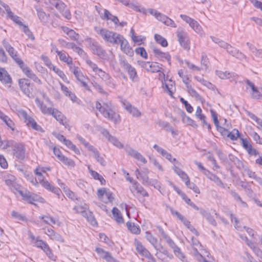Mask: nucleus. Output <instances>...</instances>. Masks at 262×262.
Wrapping results in <instances>:
<instances>
[{"instance_id":"nucleus-49","label":"nucleus","mask_w":262,"mask_h":262,"mask_svg":"<svg viewBox=\"0 0 262 262\" xmlns=\"http://www.w3.org/2000/svg\"><path fill=\"white\" fill-rule=\"evenodd\" d=\"M59 160L69 167H74L75 165V162L73 160L69 159L64 156L61 157H60V159Z\"/></svg>"},{"instance_id":"nucleus-39","label":"nucleus","mask_w":262,"mask_h":262,"mask_svg":"<svg viewBox=\"0 0 262 262\" xmlns=\"http://www.w3.org/2000/svg\"><path fill=\"white\" fill-rule=\"evenodd\" d=\"M11 78L7 71L4 68H0V81L11 82Z\"/></svg>"},{"instance_id":"nucleus-61","label":"nucleus","mask_w":262,"mask_h":262,"mask_svg":"<svg viewBox=\"0 0 262 262\" xmlns=\"http://www.w3.org/2000/svg\"><path fill=\"white\" fill-rule=\"evenodd\" d=\"M2 120L10 127L12 130H14V123L12 120L7 116L5 115Z\"/></svg>"},{"instance_id":"nucleus-40","label":"nucleus","mask_w":262,"mask_h":262,"mask_svg":"<svg viewBox=\"0 0 262 262\" xmlns=\"http://www.w3.org/2000/svg\"><path fill=\"white\" fill-rule=\"evenodd\" d=\"M146 239L153 246L154 248H157V245L158 244V241L151 233L149 232H146L145 233Z\"/></svg>"},{"instance_id":"nucleus-52","label":"nucleus","mask_w":262,"mask_h":262,"mask_svg":"<svg viewBox=\"0 0 262 262\" xmlns=\"http://www.w3.org/2000/svg\"><path fill=\"white\" fill-rule=\"evenodd\" d=\"M155 39L157 43L160 44L162 47H165L168 45L167 41L165 38L159 34L155 35Z\"/></svg>"},{"instance_id":"nucleus-35","label":"nucleus","mask_w":262,"mask_h":262,"mask_svg":"<svg viewBox=\"0 0 262 262\" xmlns=\"http://www.w3.org/2000/svg\"><path fill=\"white\" fill-rule=\"evenodd\" d=\"M57 55L59 56L60 60L66 64L69 63V62L73 59L72 58L64 51H61Z\"/></svg>"},{"instance_id":"nucleus-53","label":"nucleus","mask_w":262,"mask_h":262,"mask_svg":"<svg viewBox=\"0 0 262 262\" xmlns=\"http://www.w3.org/2000/svg\"><path fill=\"white\" fill-rule=\"evenodd\" d=\"M26 124L28 126H31L33 129L36 130L41 131L42 130L41 127L38 125L35 121L32 118L29 119V121Z\"/></svg>"},{"instance_id":"nucleus-20","label":"nucleus","mask_w":262,"mask_h":262,"mask_svg":"<svg viewBox=\"0 0 262 262\" xmlns=\"http://www.w3.org/2000/svg\"><path fill=\"white\" fill-rule=\"evenodd\" d=\"M23 92L29 97H33L34 86L31 83H19Z\"/></svg>"},{"instance_id":"nucleus-57","label":"nucleus","mask_w":262,"mask_h":262,"mask_svg":"<svg viewBox=\"0 0 262 262\" xmlns=\"http://www.w3.org/2000/svg\"><path fill=\"white\" fill-rule=\"evenodd\" d=\"M84 217L86 218L88 221L93 226H95L97 224V221L92 213L91 211L89 210L88 211V214H86V216H84Z\"/></svg>"},{"instance_id":"nucleus-60","label":"nucleus","mask_w":262,"mask_h":262,"mask_svg":"<svg viewBox=\"0 0 262 262\" xmlns=\"http://www.w3.org/2000/svg\"><path fill=\"white\" fill-rule=\"evenodd\" d=\"M186 185L190 189H192L194 192L199 194L200 193V190L197 186L190 182L189 180H187V181H185Z\"/></svg>"},{"instance_id":"nucleus-43","label":"nucleus","mask_w":262,"mask_h":262,"mask_svg":"<svg viewBox=\"0 0 262 262\" xmlns=\"http://www.w3.org/2000/svg\"><path fill=\"white\" fill-rule=\"evenodd\" d=\"M74 210H75L77 213H81L83 216H86L88 214V206L86 205H84V206H80L78 205L75 206L74 208Z\"/></svg>"},{"instance_id":"nucleus-62","label":"nucleus","mask_w":262,"mask_h":262,"mask_svg":"<svg viewBox=\"0 0 262 262\" xmlns=\"http://www.w3.org/2000/svg\"><path fill=\"white\" fill-rule=\"evenodd\" d=\"M54 71L59 77H60L62 80H64L66 78V76L64 73L56 66H53L51 69Z\"/></svg>"},{"instance_id":"nucleus-36","label":"nucleus","mask_w":262,"mask_h":262,"mask_svg":"<svg viewBox=\"0 0 262 262\" xmlns=\"http://www.w3.org/2000/svg\"><path fill=\"white\" fill-rule=\"evenodd\" d=\"M104 18L107 20H110L115 25H118L119 20L118 17L112 15L108 10L105 9L104 11Z\"/></svg>"},{"instance_id":"nucleus-23","label":"nucleus","mask_w":262,"mask_h":262,"mask_svg":"<svg viewBox=\"0 0 262 262\" xmlns=\"http://www.w3.org/2000/svg\"><path fill=\"white\" fill-rule=\"evenodd\" d=\"M14 61L17 63V64L22 69L23 72L30 78L35 80V75L32 73L30 69L24 63L23 61L18 57L15 59Z\"/></svg>"},{"instance_id":"nucleus-10","label":"nucleus","mask_w":262,"mask_h":262,"mask_svg":"<svg viewBox=\"0 0 262 262\" xmlns=\"http://www.w3.org/2000/svg\"><path fill=\"white\" fill-rule=\"evenodd\" d=\"M97 196L100 201L104 202L105 203L112 202L114 200V197L112 192L105 188H102L98 190Z\"/></svg>"},{"instance_id":"nucleus-34","label":"nucleus","mask_w":262,"mask_h":262,"mask_svg":"<svg viewBox=\"0 0 262 262\" xmlns=\"http://www.w3.org/2000/svg\"><path fill=\"white\" fill-rule=\"evenodd\" d=\"M112 214L115 221L118 223H123L124 220L120 210L116 207H114L112 209Z\"/></svg>"},{"instance_id":"nucleus-44","label":"nucleus","mask_w":262,"mask_h":262,"mask_svg":"<svg viewBox=\"0 0 262 262\" xmlns=\"http://www.w3.org/2000/svg\"><path fill=\"white\" fill-rule=\"evenodd\" d=\"M3 46L11 57L13 56L15 54L17 53V52L5 40L3 41Z\"/></svg>"},{"instance_id":"nucleus-15","label":"nucleus","mask_w":262,"mask_h":262,"mask_svg":"<svg viewBox=\"0 0 262 262\" xmlns=\"http://www.w3.org/2000/svg\"><path fill=\"white\" fill-rule=\"evenodd\" d=\"M120 101L124 107L133 117H139L141 115V112L136 107L132 106L130 103L125 99L121 98Z\"/></svg>"},{"instance_id":"nucleus-48","label":"nucleus","mask_w":262,"mask_h":262,"mask_svg":"<svg viewBox=\"0 0 262 262\" xmlns=\"http://www.w3.org/2000/svg\"><path fill=\"white\" fill-rule=\"evenodd\" d=\"M17 114L20 118L24 119L25 122L26 123L28 122L29 119L31 118L28 115L25 111L22 109L17 110Z\"/></svg>"},{"instance_id":"nucleus-31","label":"nucleus","mask_w":262,"mask_h":262,"mask_svg":"<svg viewBox=\"0 0 262 262\" xmlns=\"http://www.w3.org/2000/svg\"><path fill=\"white\" fill-rule=\"evenodd\" d=\"M62 31L65 33L72 40H77L79 38V34L76 33L73 30L67 27L62 26L61 27Z\"/></svg>"},{"instance_id":"nucleus-1","label":"nucleus","mask_w":262,"mask_h":262,"mask_svg":"<svg viewBox=\"0 0 262 262\" xmlns=\"http://www.w3.org/2000/svg\"><path fill=\"white\" fill-rule=\"evenodd\" d=\"M96 107L105 118L114 123L118 124L120 122V117L119 114L114 111L111 102H104L101 104L97 101L96 104Z\"/></svg>"},{"instance_id":"nucleus-63","label":"nucleus","mask_w":262,"mask_h":262,"mask_svg":"<svg viewBox=\"0 0 262 262\" xmlns=\"http://www.w3.org/2000/svg\"><path fill=\"white\" fill-rule=\"evenodd\" d=\"M108 141L111 142L114 145L119 148H123L124 147L123 144L114 136L111 137V139L108 140Z\"/></svg>"},{"instance_id":"nucleus-12","label":"nucleus","mask_w":262,"mask_h":262,"mask_svg":"<svg viewBox=\"0 0 262 262\" xmlns=\"http://www.w3.org/2000/svg\"><path fill=\"white\" fill-rule=\"evenodd\" d=\"M140 66L148 72L155 73L160 71V64L156 62L139 61Z\"/></svg>"},{"instance_id":"nucleus-45","label":"nucleus","mask_w":262,"mask_h":262,"mask_svg":"<svg viewBox=\"0 0 262 262\" xmlns=\"http://www.w3.org/2000/svg\"><path fill=\"white\" fill-rule=\"evenodd\" d=\"M50 3L55 7L60 12H63L66 8L65 4L60 0H56L54 2H50Z\"/></svg>"},{"instance_id":"nucleus-21","label":"nucleus","mask_w":262,"mask_h":262,"mask_svg":"<svg viewBox=\"0 0 262 262\" xmlns=\"http://www.w3.org/2000/svg\"><path fill=\"white\" fill-rule=\"evenodd\" d=\"M241 141L242 145L249 155L256 156L258 154V151L256 149L253 148L252 145L247 139L241 138Z\"/></svg>"},{"instance_id":"nucleus-58","label":"nucleus","mask_w":262,"mask_h":262,"mask_svg":"<svg viewBox=\"0 0 262 262\" xmlns=\"http://www.w3.org/2000/svg\"><path fill=\"white\" fill-rule=\"evenodd\" d=\"M240 133L239 131L236 129H234L232 132H229L228 134L227 137L229 138L231 140H236L239 137Z\"/></svg>"},{"instance_id":"nucleus-6","label":"nucleus","mask_w":262,"mask_h":262,"mask_svg":"<svg viewBox=\"0 0 262 262\" xmlns=\"http://www.w3.org/2000/svg\"><path fill=\"white\" fill-rule=\"evenodd\" d=\"M85 62L95 74L99 76L102 80L107 81L110 79L111 77L110 75L102 69L99 68L97 65L89 58H86L85 59Z\"/></svg>"},{"instance_id":"nucleus-13","label":"nucleus","mask_w":262,"mask_h":262,"mask_svg":"<svg viewBox=\"0 0 262 262\" xmlns=\"http://www.w3.org/2000/svg\"><path fill=\"white\" fill-rule=\"evenodd\" d=\"M5 184L9 187L11 190L14 193L19 190V186L16 183L15 177L11 174H7L4 177Z\"/></svg>"},{"instance_id":"nucleus-59","label":"nucleus","mask_w":262,"mask_h":262,"mask_svg":"<svg viewBox=\"0 0 262 262\" xmlns=\"http://www.w3.org/2000/svg\"><path fill=\"white\" fill-rule=\"evenodd\" d=\"M183 199L185 201V202L189 205H190L193 209L198 210H199V208L196 206L193 202L191 201V200L189 199L185 193H182L181 194Z\"/></svg>"},{"instance_id":"nucleus-8","label":"nucleus","mask_w":262,"mask_h":262,"mask_svg":"<svg viewBox=\"0 0 262 262\" xmlns=\"http://www.w3.org/2000/svg\"><path fill=\"white\" fill-rule=\"evenodd\" d=\"M180 17L186 23L188 24L190 27L196 33L201 35H202L203 33V29L197 21L190 17L189 16L184 14H181Z\"/></svg>"},{"instance_id":"nucleus-11","label":"nucleus","mask_w":262,"mask_h":262,"mask_svg":"<svg viewBox=\"0 0 262 262\" xmlns=\"http://www.w3.org/2000/svg\"><path fill=\"white\" fill-rule=\"evenodd\" d=\"M38 180L39 181V183L41 184V185L45 188L56 194L59 198H60V196L61 194V191L59 188L54 186L49 181H48L46 180H45L44 177L43 176L42 177H38Z\"/></svg>"},{"instance_id":"nucleus-28","label":"nucleus","mask_w":262,"mask_h":262,"mask_svg":"<svg viewBox=\"0 0 262 262\" xmlns=\"http://www.w3.org/2000/svg\"><path fill=\"white\" fill-rule=\"evenodd\" d=\"M227 51L229 54L239 60H242L246 58V56L244 54L230 45L228 47Z\"/></svg>"},{"instance_id":"nucleus-33","label":"nucleus","mask_w":262,"mask_h":262,"mask_svg":"<svg viewBox=\"0 0 262 262\" xmlns=\"http://www.w3.org/2000/svg\"><path fill=\"white\" fill-rule=\"evenodd\" d=\"M206 176L211 181H213L217 186L223 188L225 187V185L222 182L220 178L216 175L209 171V173H208Z\"/></svg>"},{"instance_id":"nucleus-5","label":"nucleus","mask_w":262,"mask_h":262,"mask_svg":"<svg viewBox=\"0 0 262 262\" xmlns=\"http://www.w3.org/2000/svg\"><path fill=\"white\" fill-rule=\"evenodd\" d=\"M77 138L78 140L83 144V145L88 148V149L93 153V157L96 160V161L100 163V164L103 166L106 165V161L104 158L101 156L98 150L95 148L93 146L90 144L87 141H85L82 137L78 136Z\"/></svg>"},{"instance_id":"nucleus-55","label":"nucleus","mask_w":262,"mask_h":262,"mask_svg":"<svg viewBox=\"0 0 262 262\" xmlns=\"http://www.w3.org/2000/svg\"><path fill=\"white\" fill-rule=\"evenodd\" d=\"M126 70L127 71L128 74H129L132 80L135 81V80H137L136 78L137 77V72L134 68H133L131 66L130 67H129V68H127Z\"/></svg>"},{"instance_id":"nucleus-54","label":"nucleus","mask_w":262,"mask_h":262,"mask_svg":"<svg viewBox=\"0 0 262 262\" xmlns=\"http://www.w3.org/2000/svg\"><path fill=\"white\" fill-rule=\"evenodd\" d=\"M201 63L203 68V70H207L209 66V61L208 57L205 54H202L201 56Z\"/></svg>"},{"instance_id":"nucleus-32","label":"nucleus","mask_w":262,"mask_h":262,"mask_svg":"<svg viewBox=\"0 0 262 262\" xmlns=\"http://www.w3.org/2000/svg\"><path fill=\"white\" fill-rule=\"evenodd\" d=\"M162 88L164 93H168L171 97H173V94L176 92L175 85L172 83H162Z\"/></svg>"},{"instance_id":"nucleus-29","label":"nucleus","mask_w":262,"mask_h":262,"mask_svg":"<svg viewBox=\"0 0 262 262\" xmlns=\"http://www.w3.org/2000/svg\"><path fill=\"white\" fill-rule=\"evenodd\" d=\"M247 245L252 250L255 254L262 259V250L253 243L249 241L247 237H245Z\"/></svg>"},{"instance_id":"nucleus-38","label":"nucleus","mask_w":262,"mask_h":262,"mask_svg":"<svg viewBox=\"0 0 262 262\" xmlns=\"http://www.w3.org/2000/svg\"><path fill=\"white\" fill-rule=\"evenodd\" d=\"M35 9L37 11L38 17L41 23L45 24L47 22L48 16L43 10L37 7H35Z\"/></svg>"},{"instance_id":"nucleus-50","label":"nucleus","mask_w":262,"mask_h":262,"mask_svg":"<svg viewBox=\"0 0 262 262\" xmlns=\"http://www.w3.org/2000/svg\"><path fill=\"white\" fill-rule=\"evenodd\" d=\"M39 218L42 220V222L47 225H51L52 224H55L56 221L52 217L46 215H41Z\"/></svg>"},{"instance_id":"nucleus-25","label":"nucleus","mask_w":262,"mask_h":262,"mask_svg":"<svg viewBox=\"0 0 262 262\" xmlns=\"http://www.w3.org/2000/svg\"><path fill=\"white\" fill-rule=\"evenodd\" d=\"M216 75L222 79H229L231 81L237 80L238 76L234 73L223 72L220 71H216Z\"/></svg>"},{"instance_id":"nucleus-26","label":"nucleus","mask_w":262,"mask_h":262,"mask_svg":"<svg viewBox=\"0 0 262 262\" xmlns=\"http://www.w3.org/2000/svg\"><path fill=\"white\" fill-rule=\"evenodd\" d=\"M134 244L136 250L141 256L146 257L150 253V252L144 247L143 244L137 239H135Z\"/></svg>"},{"instance_id":"nucleus-14","label":"nucleus","mask_w":262,"mask_h":262,"mask_svg":"<svg viewBox=\"0 0 262 262\" xmlns=\"http://www.w3.org/2000/svg\"><path fill=\"white\" fill-rule=\"evenodd\" d=\"M0 5L2 6L4 8L7 14V17L11 19L13 22L17 24L20 26V27L21 26H23V24L21 22L20 18L15 15L11 11V9L10 8L9 6L3 3L2 1L0 0Z\"/></svg>"},{"instance_id":"nucleus-30","label":"nucleus","mask_w":262,"mask_h":262,"mask_svg":"<svg viewBox=\"0 0 262 262\" xmlns=\"http://www.w3.org/2000/svg\"><path fill=\"white\" fill-rule=\"evenodd\" d=\"M51 115H52L61 124L65 125L66 123V118L60 112L55 108H53Z\"/></svg>"},{"instance_id":"nucleus-4","label":"nucleus","mask_w":262,"mask_h":262,"mask_svg":"<svg viewBox=\"0 0 262 262\" xmlns=\"http://www.w3.org/2000/svg\"><path fill=\"white\" fill-rule=\"evenodd\" d=\"M89 47L94 55L98 56L99 58L104 60H108L109 59V57L105 50L96 40L90 38L89 39Z\"/></svg>"},{"instance_id":"nucleus-3","label":"nucleus","mask_w":262,"mask_h":262,"mask_svg":"<svg viewBox=\"0 0 262 262\" xmlns=\"http://www.w3.org/2000/svg\"><path fill=\"white\" fill-rule=\"evenodd\" d=\"M3 149H6L8 147H11L13 150V156L18 160H24L25 158L26 150L25 146L21 143H15L12 141H4V144L1 146Z\"/></svg>"},{"instance_id":"nucleus-9","label":"nucleus","mask_w":262,"mask_h":262,"mask_svg":"<svg viewBox=\"0 0 262 262\" xmlns=\"http://www.w3.org/2000/svg\"><path fill=\"white\" fill-rule=\"evenodd\" d=\"M120 45L121 50L125 54L129 56H133L134 55V51L132 48L130 46L128 41L121 35L117 41V45Z\"/></svg>"},{"instance_id":"nucleus-64","label":"nucleus","mask_w":262,"mask_h":262,"mask_svg":"<svg viewBox=\"0 0 262 262\" xmlns=\"http://www.w3.org/2000/svg\"><path fill=\"white\" fill-rule=\"evenodd\" d=\"M135 52L137 54L140 55L144 58H147V54L144 48L139 47L136 48L135 50Z\"/></svg>"},{"instance_id":"nucleus-16","label":"nucleus","mask_w":262,"mask_h":262,"mask_svg":"<svg viewBox=\"0 0 262 262\" xmlns=\"http://www.w3.org/2000/svg\"><path fill=\"white\" fill-rule=\"evenodd\" d=\"M124 149L128 156L132 157L144 164L147 163V161L146 159L140 152L133 149L132 147L126 146L124 148Z\"/></svg>"},{"instance_id":"nucleus-24","label":"nucleus","mask_w":262,"mask_h":262,"mask_svg":"<svg viewBox=\"0 0 262 262\" xmlns=\"http://www.w3.org/2000/svg\"><path fill=\"white\" fill-rule=\"evenodd\" d=\"M153 53L155 56L161 60H166L168 63L170 64L171 56L168 52H163L160 49L154 47L152 48Z\"/></svg>"},{"instance_id":"nucleus-18","label":"nucleus","mask_w":262,"mask_h":262,"mask_svg":"<svg viewBox=\"0 0 262 262\" xmlns=\"http://www.w3.org/2000/svg\"><path fill=\"white\" fill-rule=\"evenodd\" d=\"M34 244L37 248L41 249L50 258H51L53 257V254L49 246L42 240L37 239H36Z\"/></svg>"},{"instance_id":"nucleus-2","label":"nucleus","mask_w":262,"mask_h":262,"mask_svg":"<svg viewBox=\"0 0 262 262\" xmlns=\"http://www.w3.org/2000/svg\"><path fill=\"white\" fill-rule=\"evenodd\" d=\"M94 30L105 42L113 45L117 44V41L121 36L120 34L110 31L106 28L96 27Z\"/></svg>"},{"instance_id":"nucleus-51","label":"nucleus","mask_w":262,"mask_h":262,"mask_svg":"<svg viewBox=\"0 0 262 262\" xmlns=\"http://www.w3.org/2000/svg\"><path fill=\"white\" fill-rule=\"evenodd\" d=\"M20 27L22 31L28 37V38L31 39L32 40H34L35 39L34 35L27 26L23 24V26H21Z\"/></svg>"},{"instance_id":"nucleus-42","label":"nucleus","mask_w":262,"mask_h":262,"mask_svg":"<svg viewBox=\"0 0 262 262\" xmlns=\"http://www.w3.org/2000/svg\"><path fill=\"white\" fill-rule=\"evenodd\" d=\"M133 187L138 193L140 194L143 196H148L147 191L138 182L134 183Z\"/></svg>"},{"instance_id":"nucleus-7","label":"nucleus","mask_w":262,"mask_h":262,"mask_svg":"<svg viewBox=\"0 0 262 262\" xmlns=\"http://www.w3.org/2000/svg\"><path fill=\"white\" fill-rule=\"evenodd\" d=\"M177 36L181 46L185 49L189 48V37L187 32L182 28H179L177 31Z\"/></svg>"},{"instance_id":"nucleus-19","label":"nucleus","mask_w":262,"mask_h":262,"mask_svg":"<svg viewBox=\"0 0 262 262\" xmlns=\"http://www.w3.org/2000/svg\"><path fill=\"white\" fill-rule=\"evenodd\" d=\"M17 192L23 197L24 200L30 204H33L34 202L39 201V197L37 195L32 194L29 191L23 192L19 189Z\"/></svg>"},{"instance_id":"nucleus-22","label":"nucleus","mask_w":262,"mask_h":262,"mask_svg":"<svg viewBox=\"0 0 262 262\" xmlns=\"http://www.w3.org/2000/svg\"><path fill=\"white\" fill-rule=\"evenodd\" d=\"M95 251L101 258L104 259L107 262H118L110 252L105 251L102 248H96Z\"/></svg>"},{"instance_id":"nucleus-37","label":"nucleus","mask_w":262,"mask_h":262,"mask_svg":"<svg viewBox=\"0 0 262 262\" xmlns=\"http://www.w3.org/2000/svg\"><path fill=\"white\" fill-rule=\"evenodd\" d=\"M246 44L255 56L257 58H262V49L258 50L254 45L248 42Z\"/></svg>"},{"instance_id":"nucleus-27","label":"nucleus","mask_w":262,"mask_h":262,"mask_svg":"<svg viewBox=\"0 0 262 262\" xmlns=\"http://www.w3.org/2000/svg\"><path fill=\"white\" fill-rule=\"evenodd\" d=\"M35 102L37 106L40 109L41 112L45 115H50L52 111L53 110L51 106L47 107L38 98L35 99Z\"/></svg>"},{"instance_id":"nucleus-56","label":"nucleus","mask_w":262,"mask_h":262,"mask_svg":"<svg viewBox=\"0 0 262 262\" xmlns=\"http://www.w3.org/2000/svg\"><path fill=\"white\" fill-rule=\"evenodd\" d=\"M184 63L187 67L193 72H199L203 69V68L195 66L188 60H185Z\"/></svg>"},{"instance_id":"nucleus-47","label":"nucleus","mask_w":262,"mask_h":262,"mask_svg":"<svg viewBox=\"0 0 262 262\" xmlns=\"http://www.w3.org/2000/svg\"><path fill=\"white\" fill-rule=\"evenodd\" d=\"M187 90L188 93L196 99H199L200 98V95L196 92V91L192 88L189 84L190 83H185Z\"/></svg>"},{"instance_id":"nucleus-46","label":"nucleus","mask_w":262,"mask_h":262,"mask_svg":"<svg viewBox=\"0 0 262 262\" xmlns=\"http://www.w3.org/2000/svg\"><path fill=\"white\" fill-rule=\"evenodd\" d=\"M63 143L66 145L69 149L72 150L75 154L80 155V152L76 145H74L72 142L68 139H66Z\"/></svg>"},{"instance_id":"nucleus-41","label":"nucleus","mask_w":262,"mask_h":262,"mask_svg":"<svg viewBox=\"0 0 262 262\" xmlns=\"http://www.w3.org/2000/svg\"><path fill=\"white\" fill-rule=\"evenodd\" d=\"M126 226L128 230L134 234H139L141 232L139 226L136 225L134 223L127 222L126 223Z\"/></svg>"},{"instance_id":"nucleus-17","label":"nucleus","mask_w":262,"mask_h":262,"mask_svg":"<svg viewBox=\"0 0 262 262\" xmlns=\"http://www.w3.org/2000/svg\"><path fill=\"white\" fill-rule=\"evenodd\" d=\"M248 86L251 89V97L255 99H262V87H257L254 83H247Z\"/></svg>"}]
</instances>
